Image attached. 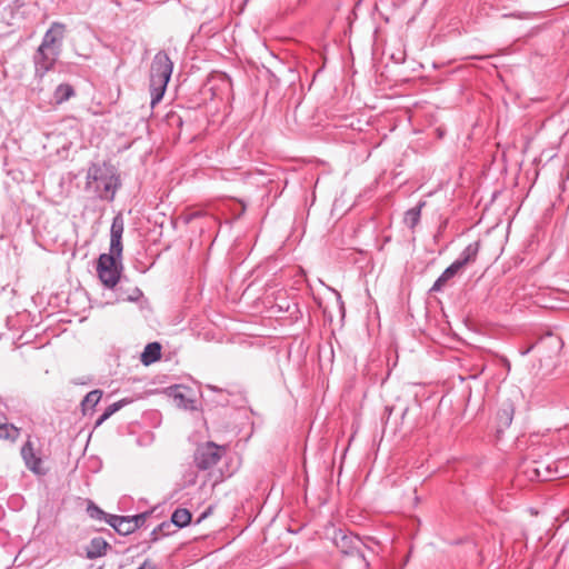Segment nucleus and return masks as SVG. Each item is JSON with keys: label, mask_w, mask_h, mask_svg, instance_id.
<instances>
[{"label": "nucleus", "mask_w": 569, "mask_h": 569, "mask_svg": "<svg viewBox=\"0 0 569 569\" xmlns=\"http://www.w3.org/2000/svg\"><path fill=\"white\" fill-rule=\"evenodd\" d=\"M86 189L97 198L113 201L116 192L121 186L119 176L112 167L107 164H92L89 167L86 178Z\"/></svg>", "instance_id": "f257e3e1"}, {"label": "nucleus", "mask_w": 569, "mask_h": 569, "mask_svg": "<svg viewBox=\"0 0 569 569\" xmlns=\"http://www.w3.org/2000/svg\"><path fill=\"white\" fill-rule=\"evenodd\" d=\"M173 63L164 51H159L150 67V94L153 108L163 97L172 74Z\"/></svg>", "instance_id": "f03ea898"}, {"label": "nucleus", "mask_w": 569, "mask_h": 569, "mask_svg": "<svg viewBox=\"0 0 569 569\" xmlns=\"http://www.w3.org/2000/svg\"><path fill=\"white\" fill-rule=\"evenodd\" d=\"M227 453L226 446L207 441L197 446L193 451V465L200 471L213 468Z\"/></svg>", "instance_id": "7ed1b4c3"}, {"label": "nucleus", "mask_w": 569, "mask_h": 569, "mask_svg": "<svg viewBox=\"0 0 569 569\" xmlns=\"http://www.w3.org/2000/svg\"><path fill=\"white\" fill-rule=\"evenodd\" d=\"M122 270L121 262L113 259V256L101 253L97 263V273L104 287L112 289L120 280Z\"/></svg>", "instance_id": "20e7f679"}, {"label": "nucleus", "mask_w": 569, "mask_h": 569, "mask_svg": "<svg viewBox=\"0 0 569 569\" xmlns=\"http://www.w3.org/2000/svg\"><path fill=\"white\" fill-rule=\"evenodd\" d=\"M59 56L60 54L57 52L38 47L32 57L34 66V78L39 81H42L44 76L54 68Z\"/></svg>", "instance_id": "39448f33"}, {"label": "nucleus", "mask_w": 569, "mask_h": 569, "mask_svg": "<svg viewBox=\"0 0 569 569\" xmlns=\"http://www.w3.org/2000/svg\"><path fill=\"white\" fill-rule=\"evenodd\" d=\"M124 231V220L121 212H118L111 223L110 228V252L109 256H113V259L120 260L122 257V234Z\"/></svg>", "instance_id": "423d86ee"}, {"label": "nucleus", "mask_w": 569, "mask_h": 569, "mask_svg": "<svg viewBox=\"0 0 569 569\" xmlns=\"http://www.w3.org/2000/svg\"><path fill=\"white\" fill-rule=\"evenodd\" d=\"M335 543L341 552L346 555H357L365 561L366 566H368L365 553L362 551L363 542L358 536L347 535L340 531L335 537Z\"/></svg>", "instance_id": "0eeeda50"}, {"label": "nucleus", "mask_w": 569, "mask_h": 569, "mask_svg": "<svg viewBox=\"0 0 569 569\" xmlns=\"http://www.w3.org/2000/svg\"><path fill=\"white\" fill-rule=\"evenodd\" d=\"M64 30L66 27L63 23L53 22L51 27L46 31L39 47L60 54L62 51Z\"/></svg>", "instance_id": "6e6552de"}, {"label": "nucleus", "mask_w": 569, "mask_h": 569, "mask_svg": "<svg viewBox=\"0 0 569 569\" xmlns=\"http://www.w3.org/2000/svg\"><path fill=\"white\" fill-rule=\"evenodd\" d=\"M21 457L29 470L34 472L36 475H43V470L41 469L42 460L34 452L33 445L30 440H28L21 448Z\"/></svg>", "instance_id": "1a4fd4ad"}, {"label": "nucleus", "mask_w": 569, "mask_h": 569, "mask_svg": "<svg viewBox=\"0 0 569 569\" xmlns=\"http://www.w3.org/2000/svg\"><path fill=\"white\" fill-rule=\"evenodd\" d=\"M168 393L178 408L194 409V400L189 397V389L187 387L176 385L168 389Z\"/></svg>", "instance_id": "9d476101"}, {"label": "nucleus", "mask_w": 569, "mask_h": 569, "mask_svg": "<svg viewBox=\"0 0 569 569\" xmlns=\"http://www.w3.org/2000/svg\"><path fill=\"white\" fill-rule=\"evenodd\" d=\"M107 523L110 525L118 533L123 536L136 531L130 516H109Z\"/></svg>", "instance_id": "9b49d317"}, {"label": "nucleus", "mask_w": 569, "mask_h": 569, "mask_svg": "<svg viewBox=\"0 0 569 569\" xmlns=\"http://www.w3.org/2000/svg\"><path fill=\"white\" fill-rule=\"evenodd\" d=\"M480 242L475 241L468 244L453 263L461 270L465 266L473 262L478 256Z\"/></svg>", "instance_id": "f8f14e48"}, {"label": "nucleus", "mask_w": 569, "mask_h": 569, "mask_svg": "<svg viewBox=\"0 0 569 569\" xmlns=\"http://www.w3.org/2000/svg\"><path fill=\"white\" fill-rule=\"evenodd\" d=\"M109 548H111L110 545L103 538L94 537L87 548V558L96 559L102 557Z\"/></svg>", "instance_id": "ddd939ff"}, {"label": "nucleus", "mask_w": 569, "mask_h": 569, "mask_svg": "<svg viewBox=\"0 0 569 569\" xmlns=\"http://www.w3.org/2000/svg\"><path fill=\"white\" fill-rule=\"evenodd\" d=\"M459 271H460V269L452 262L448 268L445 269V271L435 281L430 291H433V292L441 291L446 287L447 282L451 278H453Z\"/></svg>", "instance_id": "4468645a"}, {"label": "nucleus", "mask_w": 569, "mask_h": 569, "mask_svg": "<svg viewBox=\"0 0 569 569\" xmlns=\"http://www.w3.org/2000/svg\"><path fill=\"white\" fill-rule=\"evenodd\" d=\"M161 357V346L159 342H150L146 346L142 355L141 362L146 366L159 360Z\"/></svg>", "instance_id": "2eb2a0df"}, {"label": "nucleus", "mask_w": 569, "mask_h": 569, "mask_svg": "<svg viewBox=\"0 0 569 569\" xmlns=\"http://www.w3.org/2000/svg\"><path fill=\"white\" fill-rule=\"evenodd\" d=\"M74 94H76V91L71 84L61 83L56 88V90L53 92V99L57 104H61V103L68 101Z\"/></svg>", "instance_id": "dca6fc26"}, {"label": "nucleus", "mask_w": 569, "mask_h": 569, "mask_svg": "<svg viewBox=\"0 0 569 569\" xmlns=\"http://www.w3.org/2000/svg\"><path fill=\"white\" fill-rule=\"evenodd\" d=\"M423 206L425 202H420L416 207L406 211L403 221L409 229L413 230L416 226L419 223L421 217V209Z\"/></svg>", "instance_id": "f3484780"}, {"label": "nucleus", "mask_w": 569, "mask_h": 569, "mask_svg": "<svg viewBox=\"0 0 569 569\" xmlns=\"http://www.w3.org/2000/svg\"><path fill=\"white\" fill-rule=\"evenodd\" d=\"M191 517V512L188 509L178 508L173 511L170 522L178 528H183L190 523Z\"/></svg>", "instance_id": "a211bd4d"}, {"label": "nucleus", "mask_w": 569, "mask_h": 569, "mask_svg": "<svg viewBox=\"0 0 569 569\" xmlns=\"http://www.w3.org/2000/svg\"><path fill=\"white\" fill-rule=\"evenodd\" d=\"M101 397H102L101 390L96 389V390L88 392L87 396L81 401V407H82L83 413H86L88 410H92L98 405Z\"/></svg>", "instance_id": "6ab92c4d"}, {"label": "nucleus", "mask_w": 569, "mask_h": 569, "mask_svg": "<svg viewBox=\"0 0 569 569\" xmlns=\"http://www.w3.org/2000/svg\"><path fill=\"white\" fill-rule=\"evenodd\" d=\"M130 402V400L128 399H121L117 402H113L111 405H109L103 413L100 416V418L97 420V425H101L103 421H106L107 419H109L113 413H116L117 411H119L121 408H123L126 405H128Z\"/></svg>", "instance_id": "aec40b11"}, {"label": "nucleus", "mask_w": 569, "mask_h": 569, "mask_svg": "<svg viewBox=\"0 0 569 569\" xmlns=\"http://www.w3.org/2000/svg\"><path fill=\"white\" fill-rule=\"evenodd\" d=\"M20 435V430L13 425L0 423V439L16 441Z\"/></svg>", "instance_id": "412c9836"}, {"label": "nucleus", "mask_w": 569, "mask_h": 569, "mask_svg": "<svg viewBox=\"0 0 569 569\" xmlns=\"http://www.w3.org/2000/svg\"><path fill=\"white\" fill-rule=\"evenodd\" d=\"M513 412H515V409H513V406L511 403H507L499 411H498V419H499V422L505 426V427H508L511 425L512 422V419H513Z\"/></svg>", "instance_id": "4be33fe9"}, {"label": "nucleus", "mask_w": 569, "mask_h": 569, "mask_svg": "<svg viewBox=\"0 0 569 569\" xmlns=\"http://www.w3.org/2000/svg\"><path fill=\"white\" fill-rule=\"evenodd\" d=\"M88 515L96 520H106L109 518L110 515L106 513L102 509H100L97 505H94L92 501L88 502L87 507Z\"/></svg>", "instance_id": "5701e85b"}, {"label": "nucleus", "mask_w": 569, "mask_h": 569, "mask_svg": "<svg viewBox=\"0 0 569 569\" xmlns=\"http://www.w3.org/2000/svg\"><path fill=\"white\" fill-rule=\"evenodd\" d=\"M170 528H171V522L164 521V522L160 523L151 531V540L157 541L160 536L169 535Z\"/></svg>", "instance_id": "b1692460"}, {"label": "nucleus", "mask_w": 569, "mask_h": 569, "mask_svg": "<svg viewBox=\"0 0 569 569\" xmlns=\"http://www.w3.org/2000/svg\"><path fill=\"white\" fill-rule=\"evenodd\" d=\"M147 517H148L147 512L139 513L136 516H130V519H131L136 530L144 525Z\"/></svg>", "instance_id": "393cba45"}, {"label": "nucleus", "mask_w": 569, "mask_h": 569, "mask_svg": "<svg viewBox=\"0 0 569 569\" xmlns=\"http://www.w3.org/2000/svg\"><path fill=\"white\" fill-rule=\"evenodd\" d=\"M137 569H157V566L149 559L144 560L143 563Z\"/></svg>", "instance_id": "a878e982"}, {"label": "nucleus", "mask_w": 569, "mask_h": 569, "mask_svg": "<svg viewBox=\"0 0 569 569\" xmlns=\"http://www.w3.org/2000/svg\"><path fill=\"white\" fill-rule=\"evenodd\" d=\"M142 296V291L139 288H134L133 293L129 297L130 301H136Z\"/></svg>", "instance_id": "bb28decb"}, {"label": "nucleus", "mask_w": 569, "mask_h": 569, "mask_svg": "<svg viewBox=\"0 0 569 569\" xmlns=\"http://www.w3.org/2000/svg\"><path fill=\"white\" fill-rule=\"evenodd\" d=\"M472 59H478V60H481V59H485L486 57H480V56H473L471 57Z\"/></svg>", "instance_id": "cd10ccee"}, {"label": "nucleus", "mask_w": 569, "mask_h": 569, "mask_svg": "<svg viewBox=\"0 0 569 569\" xmlns=\"http://www.w3.org/2000/svg\"><path fill=\"white\" fill-rule=\"evenodd\" d=\"M407 412H408V408H405L403 411H402V415H401L402 418L407 415Z\"/></svg>", "instance_id": "c85d7f7f"}, {"label": "nucleus", "mask_w": 569, "mask_h": 569, "mask_svg": "<svg viewBox=\"0 0 569 569\" xmlns=\"http://www.w3.org/2000/svg\"><path fill=\"white\" fill-rule=\"evenodd\" d=\"M530 349H531V348L527 349V350H526L525 352H522V353H523V355L529 353Z\"/></svg>", "instance_id": "c756f323"}]
</instances>
